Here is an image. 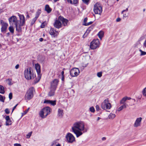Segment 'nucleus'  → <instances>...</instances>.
Here are the masks:
<instances>
[{
    "instance_id": "f257e3e1",
    "label": "nucleus",
    "mask_w": 146,
    "mask_h": 146,
    "mask_svg": "<svg viewBox=\"0 0 146 146\" xmlns=\"http://www.w3.org/2000/svg\"><path fill=\"white\" fill-rule=\"evenodd\" d=\"M20 20H18L16 17L13 16L9 18L8 20L10 25H15L16 30L18 32H20L22 31V27L25 24V18L23 15L18 13Z\"/></svg>"
},
{
    "instance_id": "f03ea898",
    "label": "nucleus",
    "mask_w": 146,
    "mask_h": 146,
    "mask_svg": "<svg viewBox=\"0 0 146 146\" xmlns=\"http://www.w3.org/2000/svg\"><path fill=\"white\" fill-rule=\"evenodd\" d=\"M72 129L77 137L82 135L83 133L87 131V129L85 127L84 122L82 121H76L72 125Z\"/></svg>"
},
{
    "instance_id": "7ed1b4c3",
    "label": "nucleus",
    "mask_w": 146,
    "mask_h": 146,
    "mask_svg": "<svg viewBox=\"0 0 146 146\" xmlns=\"http://www.w3.org/2000/svg\"><path fill=\"white\" fill-rule=\"evenodd\" d=\"M24 75L25 78L28 80L33 79L35 76L33 69L31 67L28 68L25 70Z\"/></svg>"
},
{
    "instance_id": "20e7f679",
    "label": "nucleus",
    "mask_w": 146,
    "mask_h": 146,
    "mask_svg": "<svg viewBox=\"0 0 146 146\" xmlns=\"http://www.w3.org/2000/svg\"><path fill=\"white\" fill-rule=\"evenodd\" d=\"M51 110L50 108L48 107L43 108L39 113L40 116L42 118H46L48 115L50 114Z\"/></svg>"
},
{
    "instance_id": "39448f33",
    "label": "nucleus",
    "mask_w": 146,
    "mask_h": 146,
    "mask_svg": "<svg viewBox=\"0 0 146 146\" xmlns=\"http://www.w3.org/2000/svg\"><path fill=\"white\" fill-rule=\"evenodd\" d=\"M35 91L33 87L29 88L25 96V99L27 100H29L31 99L33 96V92Z\"/></svg>"
},
{
    "instance_id": "423d86ee",
    "label": "nucleus",
    "mask_w": 146,
    "mask_h": 146,
    "mask_svg": "<svg viewBox=\"0 0 146 146\" xmlns=\"http://www.w3.org/2000/svg\"><path fill=\"white\" fill-rule=\"evenodd\" d=\"M111 107V104L108 99L105 100L101 104V108L104 110H110Z\"/></svg>"
},
{
    "instance_id": "0eeeda50",
    "label": "nucleus",
    "mask_w": 146,
    "mask_h": 146,
    "mask_svg": "<svg viewBox=\"0 0 146 146\" xmlns=\"http://www.w3.org/2000/svg\"><path fill=\"white\" fill-rule=\"evenodd\" d=\"M94 11L96 14L100 15L102 11V7L101 5L98 3H96L94 5Z\"/></svg>"
},
{
    "instance_id": "6e6552de",
    "label": "nucleus",
    "mask_w": 146,
    "mask_h": 146,
    "mask_svg": "<svg viewBox=\"0 0 146 146\" xmlns=\"http://www.w3.org/2000/svg\"><path fill=\"white\" fill-rule=\"evenodd\" d=\"M100 45V42L99 40L97 39L93 40L90 43V48L92 49H96L99 47Z\"/></svg>"
},
{
    "instance_id": "1a4fd4ad",
    "label": "nucleus",
    "mask_w": 146,
    "mask_h": 146,
    "mask_svg": "<svg viewBox=\"0 0 146 146\" xmlns=\"http://www.w3.org/2000/svg\"><path fill=\"white\" fill-rule=\"evenodd\" d=\"M66 138L68 143H72L75 141V138L71 133H68L66 135Z\"/></svg>"
},
{
    "instance_id": "9d476101",
    "label": "nucleus",
    "mask_w": 146,
    "mask_h": 146,
    "mask_svg": "<svg viewBox=\"0 0 146 146\" xmlns=\"http://www.w3.org/2000/svg\"><path fill=\"white\" fill-rule=\"evenodd\" d=\"M80 73L79 69L77 68H74L70 71V74L72 77L77 76Z\"/></svg>"
},
{
    "instance_id": "9b49d317",
    "label": "nucleus",
    "mask_w": 146,
    "mask_h": 146,
    "mask_svg": "<svg viewBox=\"0 0 146 146\" xmlns=\"http://www.w3.org/2000/svg\"><path fill=\"white\" fill-rule=\"evenodd\" d=\"M0 23L1 25V32L3 33H5L8 26L7 23L5 22L2 20H0Z\"/></svg>"
},
{
    "instance_id": "f8f14e48",
    "label": "nucleus",
    "mask_w": 146,
    "mask_h": 146,
    "mask_svg": "<svg viewBox=\"0 0 146 146\" xmlns=\"http://www.w3.org/2000/svg\"><path fill=\"white\" fill-rule=\"evenodd\" d=\"M35 68L38 75V82L40 79L41 75V74L40 66L38 63L35 64Z\"/></svg>"
},
{
    "instance_id": "ddd939ff",
    "label": "nucleus",
    "mask_w": 146,
    "mask_h": 146,
    "mask_svg": "<svg viewBox=\"0 0 146 146\" xmlns=\"http://www.w3.org/2000/svg\"><path fill=\"white\" fill-rule=\"evenodd\" d=\"M58 82L59 81L57 79H54L51 82L50 88L56 89Z\"/></svg>"
},
{
    "instance_id": "4468645a",
    "label": "nucleus",
    "mask_w": 146,
    "mask_h": 146,
    "mask_svg": "<svg viewBox=\"0 0 146 146\" xmlns=\"http://www.w3.org/2000/svg\"><path fill=\"white\" fill-rule=\"evenodd\" d=\"M142 120V118L141 117L137 118L135 122L134 126L135 127H137L140 126L141 125Z\"/></svg>"
},
{
    "instance_id": "2eb2a0df",
    "label": "nucleus",
    "mask_w": 146,
    "mask_h": 146,
    "mask_svg": "<svg viewBox=\"0 0 146 146\" xmlns=\"http://www.w3.org/2000/svg\"><path fill=\"white\" fill-rule=\"evenodd\" d=\"M60 20L59 19V17L58 20H56L54 24V27L57 29H59L62 27V23Z\"/></svg>"
},
{
    "instance_id": "dca6fc26",
    "label": "nucleus",
    "mask_w": 146,
    "mask_h": 146,
    "mask_svg": "<svg viewBox=\"0 0 146 146\" xmlns=\"http://www.w3.org/2000/svg\"><path fill=\"white\" fill-rule=\"evenodd\" d=\"M59 19L62 22V25L64 26H67L68 25V20L64 18L63 17L61 16L59 17Z\"/></svg>"
},
{
    "instance_id": "f3484780",
    "label": "nucleus",
    "mask_w": 146,
    "mask_h": 146,
    "mask_svg": "<svg viewBox=\"0 0 146 146\" xmlns=\"http://www.w3.org/2000/svg\"><path fill=\"white\" fill-rule=\"evenodd\" d=\"M50 34L53 36H57L58 34V32L55 30L53 28H51L49 31Z\"/></svg>"
},
{
    "instance_id": "a211bd4d",
    "label": "nucleus",
    "mask_w": 146,
    "mask_h": 146,
    "mask_svg": "<svg viewBox=\"0 0 146 146\" xmlns=\"http://www.w3.org/2000/svg\"><path fill=\"white\" fill-rule=\"evenodd\" d=\"M56 90V89L50 88V91L49 92L48 94V96L50 97L54 96Z\"/></svg>"
},
{
    "instance_id": "6ab92c4d",
    "label": "nucleus",
    "mask_w": 146,
    "mask_h": 146,
    "mask_svg": "<svg viewBox=\"0 0 146 146\" xmlns=\"http://www.w3.org/2000/svg\"><path fill=\"white\" fill-rule=\"evenodd\" d=\"M63 114V110L61 109H58V116L60 118L62 117Z\"/></svg>"
},
{
    "instance_id": "aec40b11",
    "label": "nucleus",
    "mask_w": 146,
    "mask_h": 146,
    "mask_svg": "<svg viewBox=\"0 0 146 146\" xmlns=\"http://www.w3.org/2000/svg\"><path fill=\"white\" fill-rule=\"evenodd\" d=\"M99 38L101 40L104 36V32L103 31H100L98 34Z\"/></svg>"
},
{
    "instance_id": "412c9836",
    "label": "nucleus",
    "mask_w": 146,
    "mask_h": 146,
    "mask_svg": "<svg viewBox=\"0 0 146 146\" xmlns=\"http://www.w3.org/2000/svg\"><path fill=\"white\" fill-rule=\"evenodd\" d=\"M91 28L90 27H89L88 28V29L86 31V32L83 35V38H84L87 36V35H88V34L89 33L91 30Z\"/></svg>"
},
{
    "instance_id": "4be33fe9",
    "label": "nucleus",
    "mask_w": 146,
    "mask_h": 146,
    "mask_svg": "<svg viewBox=\"0 0 146 146\" xmlns=\"http://www.w3.org/2000/svg\"><path fill=\"white\" fill-rule=\"evenodd\" d=\"M45 10L48 13H50L51 11L50 8V7L48 5H45Z\"/></svg>"
},
{
    "instance_id": "5701e85b",
    "label": "nucleus",
    "mask_w": 146,
    "mask_h": 146,
    "mask_svg": "<svg viewBox=\"0 0 146 146\" xmlns=\"http://www.w3.org/2000/svg\"><path fill=\"white\" fill-rule=\"evenodd\" d=\"M128 10V8H127L125 10H124L122 11L121 14H123V18H126L127 17V15L126 13H125L124 12L125 11L127 12Z\"/></svg>"
},
{
    "instance_id": "b1692460",
    "label": "nucleus",
    "mask_w": 146,
    "mask_h": 146,
    "mask_svg": "<svg viewBox=\"0 0 146 146\" xmlns=\"http://www.w3.org/2000/svg\"><path fill=\"white\" fill-rule=\"evenodd\" d=\"M9 30L11 34H13L14 33V30L13 26H9Z\"/></svg>"
},
{
    "instance_id": "393cba45",
    "label": "nucleus",
    "mask_w": 146,
    "mask_h": 146,
    "mask_svg": "<svg viewBox=\"0 0 146 146\" xmlns=\"http://www.w3.org/2000/svg\"><path fill=\"white\" fill-rule=\"evenodd\" d=\"M115 117V115L114 114L110 113L108 116V118L110 119H113Z\"/></svg>"
},
{
    "instance_id": "a878e982",
    "label": "nucleus",
    "mask_w": 146,
    "mask_h": 146,
    "mask_svg": "<svg viewBox=\"0 0 146 146\" xmlns=\"http://www.w3.org/2000/svg\"><path fill=\"white\" fill-rule=\"evenodd\" d=\"M126 108V106L125 104H123V105L121 106L119 108L118 110L117 111H120L122 110L123 108Z\"/></svg>"
},
{
    "instance_id": "bb28decb",
    "label": "nucleus",
    "mask_w": 146,
    "mask_h": 146,
    "mask_svg": "<svg viewBox=\"0 0 146 146\" xmlns=\"http://www.w3.org/2000/svg\"><path fill=\"white\" fill-rule=\"evenodd\" d=\"M0 93L2 94H4L5 93L4 88V87L0 85Z\"/></svg>"
},
{
    "instance_id": "cd10ccee",
    "label": "nucleus",
    "mask_w": 146,
    "mask_h": 146,
    "mask_svg": "<svg viewBox=\"0 0 146 146\" xmlns=\"http://www.w3.org/2000/svg\"><path fill=\"white\" fill-rule=\"evenodd\" d=\"M41 10L40 9H38L36 13L35 17H37V18H38L40 14L41 13Z\"/></svg>"
},
{
    "instance_id": "c85d7f7f",
    "label": "nucleus",
    "mask_w": 146,
    "mask_h": 146,
    "mask_svg": "<svg viewBox=\"0 0 146 146\" xmlns=\"http://www.w3.org/2000/svg\"><path fill=\"white\" fill-rule=\"evenodd\" d=\"M127 100L126 98V97H125L123 98L122 100L120 101V103L121 104H126L125 103V102Z\"/></svg>"
},
{
    "instance_id": "c756f323",
    "label": "nucleus",
    "mask_w": 146,
    "mask_h": 146,
    "mask_svg": "<svg viewBox=\"0 0 146 146\" xmlns=\"http://www.w3.org/2000/svg\"><path fill=\"white\" fill-rule=\"evenodd\" d=\"M50 104L52 106H54L56 104V101L50 100Z\"/></svg>"
},
{
    "instance_id": "7c9ffc66",
    "label": "nucleus",
    "mask_w": 146,
    "mask_h": 146,
    "mask_svg": "<svg viewBox=\"0 0 146 146\" xmlns=\"http://www.w3.org/2000/svg\"><path fill=\"white\" fill-rule=\"evenodd\" d=\"M37 18H38L37 17H35L32 19L31 23V25H33L35 23Z\"/></svg>"
},
{
    "instance_id": "2f4dec72",
    "label": "nucleus",
    "mask_w": 146,
    "mask_h": 146,
    "mask_svg": "<svg viewBox=\"0 0 146 146\" xmlns=\"http://www.w3.org/2000/svg\"><path fill=\"white\" fill-rule=\"evenodd\" d=\"M5 97L0 95V101L3 102L4 101Z\"/></svg>"
},
{
    "instance_id": "473e14b6",
    "label": "nucleus",
    "mask_w": 146,
    "mask_h": 146,
    "mask_svg": "<svg viewBox=\"0 0 146 146\" xmlns=\"http://www.w3.org/2000/svg\"><path fill=\"white\" fill-rule=\"evenodd\" d=\"M11 119L8 121H6V125H11Z\"/></svg>"
},
{
    "instance_id": "72a5a7b5",
    "label": "nucleus",
    "mask_w": 146,
    "mask_h": 146,
    "mask_svg": "<svg viewBox=\"0 0 146 146\" xmlns=\"http://www.w3.org/2000/svg\"><path fill=\"white\" fill-rule=\"evenodd\" d=\"M32 131H31L27 135H26V138L27 139L29 138L31 136L32 134Z\"/></svg>"
},
{
    "instance_id": "f704fd0d",
    "label": "nucleus",
    "mask_w": 146,
    "mask_h": 146,
    "mask_svg": "<svg viewBox=\"0 0 146 146\" xmlns=\"http://www.w3.org/2000/svg\"><path fill=\"white\" fill-rule=\"evenodd\" d=\"M139 51L141 52V54H140L141 56L144 55L146 54V52H145L144 51H143L141 49H140L139 50Z\"/></svg>"
},
{
    "instance_id": "c9c22d12",
    "label": "nucleus",
    "mask_w": 146,
    "mask_h": 146,
    "mask_svg": "<svg viewBox=\"0 0 146 146\" xmlns=\"http://www.w3.org/2000/svg\"><path fill=\"white\" fill-rule=\"evenodd\" d=\"M46 25V22H44L42 23L40 27L41 28H44L45 26Z\"/></svg>"
},
{
    "instance_id": "e433bc0d",
    "label": "nucleus",
    "mask_w": 146,
    "mask_h": 146,
    "mask_svg": "<svg viewBox=\"0 0 146 146\" xmlns=\"http://www.w3.org/2000/svg\"><path fill=\"white\" fill-rule=\"evenodd\" d=\"M142 94L144 96H146V87L143 89Z\"/></svg>"
},
{
    "instance_id": "4c0bfd02",
    "label": "nucleus",
    "mask_w": 146,
    "mask_h": 146,
    "mask_svg": "<svg viewBox=\"0 0 146 146\" xmlns=\"http://www.w3.org/2000/svg\"><path fill=\"white\" fill-rule=\"evenodd\" d=\"M57 140H55L54 141H53L52 143L51 146H54L55 145H56L57 144Z\"/></svg>"
},
{
    "instance_id": "58836bf2",
    "label": "nucleus",
    "mask_w": 146,
    "mask_h": 146,
    "mask_svg": "<svg viewBox=\"0 0 146 146\" xmlns=\"http://www.w3.org/2000/svg\"><path fill=\"white\" fill-rule=\"evenodd\" d=\"M92 22L90 21L88 23H84L83 24V25L85 26H88V25H91V24H92Z\"/></svg>"
},
{
    "instance_id": "ea45409f",
    "label": "nucleus",
    "mask_w": 146,
    "mask_h": 146,
    "mask_svg": "<svg viewBox=\"0 0 146 146\" xmlns=\"http://www.w3.org/2000/svg\"><path fill=\"white\" fill-rule=\"evenodd\" d=\"M29 110V108H28L27 110H26L23 113H22V115H23L26 114L28 111Z\"/></svg>"
},
{
    "instance_id": "a19ab883",
    "label": "nucleus",
    "mask_w": 146,
    "mask_h": 146,
    "mask_svg": "<svg viewBox=\"0 0 146 146\" xmlns=\"http://www.w3.org/2000/svg\"><path fill=\"white\" fill-rule=\"evenodd\" d=\"M102 73L101 72H98L97 74V76L99 78L101 77L102 76Z\"/></svg>"
},
{
    "instance_id": "79ce46f5",
    "label": "nucleus",
    "mask_w": 146,
    "mask_h": 146,
    "mask_svg": "<svg viewBox=\"0 0 146 146\" xmlns=\"http://www.w3.org/2000/svg\"><path fill=\"white\" fill-rule=\"evenodd\" d=\"M90 110L92 112H94L95 111L94 108L93 107L90 108Z\"/></svg>"
},
{
    "instance_id": "37998d69",
    "label": "nucleus",
    "mask_w": 146,
    "mask_h": 146,
    "mask_svg": "<svg viewBox=\"0 0 146 146\" xmlns=\"http://www.w3.org/2000/svg\"><path fill=\"white\" fill-rule=\"evenodd\" d=\"M50 100H45L44 102V103L50 104Z\"/></svg>"
},
{
    "instance_id": "c03bdc74",
    "label": "nucleus",
    "mask_w": 146,
    "mask_h": 146,
    "mask_svg": "<svg viewBox=\"0 0 146 146\" xmlns=\"http://www.w3.org/2000/svg\"><path fill=\"white\" fill-rule=\"evenodd\" d=\"M5 113L7 114H9L10 112V111L7 108H6L5 109Z\"/></svg>"
},
{
    "instance_id": "a18cd8bd",
    "label": "nucleus",
    "mask_w": 146,
    "mask_h": 146,
    "mask_svg": "<svg viewBox=\"0 0 146 146\" xmlns=\"http://www.w3.org/2000/svg\"><path fill=\"white\" fill-rule=\"evenodd\" d=\"M9 96L10 100L12 98V94L11 93H10L9 94Z\"/></svg>"
},
{
    "instance_id": "49530a36",
    "label": "nucleus",
    "mask_w": 146,
    "mask_h": 146,
    "mask_svg": "<svg viewBox=\"0 0 146 146\" xmlns=\"http://www.w3.org/2000/svg\"><path fill=\"white\" fill-rule=\"evenodd\" d=\"M96 109L97 111H99L100 110V107L98 105H96Z\"/></svg>"
},
{
    "instance_id": "de8ad7c7",
    "label": "nucleus",
    "mask_w": 146,
    "mask_h": 146,
    "mask_svg": "<svg viewBox=\"0 0 146 146\" xmlns=\"http://www.w3.org/2000/svg\"><path fill=\"white\" fill-rule=\"evenodd\" d=\"M82 1L84 3L88 4L89 0H82Z\"/></svg>"
},
{
    "instance_id": "09e8293b",
    "label": "nucleus",
    "mask_w": 146,
    "mask_h": 146,
    "mask_svg": "<svg viewBox=\"0 0 146 146\" xmlns=\"http://www.w3.org/2000/svg\"><path fill=\"white\" fill-rule=\"evenodd\" d=\"M5 119L6 120V121H8L10 119L9 117V116H7L5 118Z\"/></svg>"
},
{
    "instance_id": "8fccbe9b",
    "label": "nucleus",
    "mask_w": 146,
    "mask_h": 146,
    "mask_svg": "<svg viewBox=\"0 0 146 146\" xmlns=\"http://www.w3.org/2000/svg\"><path fill=\"white\" fill-rule=\"evenodd\" d=\"M14 146H21L20 144L15 143L14 145Z\"/></svg>"
},
{
    "instance_id": "3c124183",
    "label": "nucleus",
    "mask_w": 146,
    "mask_h": 146,
    "mask_svg": "<svg viewBox=\"0 0 146 146\" xmlns=\"http://www.w3.org/2000/svg\"><path fill=\"white\" fill-rule=\"evenodd\" d=\"M17 105H18V104H17V105H16L15 106H14L13 107V109H12V112L15 109L16 107L17 106Z\"/></svg>"
},
{
    "instance_id": "603ef678",
    "label": "nucleus",
    "mask_w": 146,
    "mask_h": 146,
    "mask_svg": "<svg viewBox=\"0 0 146 146\" xmlns=\"http://www.w3.org/2000/svg\"><path fill=\"white\" fill-rule=\"evenodd\" d=\"M88 20V18H85L84 20V23H86V22Z\"/></svg>"
},
{
    "instance_id": "864d4df0",
    "label": "nucleus",
    "mask_w": 146,
    "mask_h": 146,
    "mask_svg": "<svg viewBox=\"0 0 146 146\" xmlns=\"http://www.w3.org/2000/svg\"><path fill=\"white\" fill-rule=\"evenodd\" d=\"M19 64H17L15 66V68L16 69H17L19 68Z\"/></svg>"
},
{
    "instance_id": "5fc2aeb1",
    "label": "nucleus",
    "mask_w": 146,
    "mask_h": 146,
    "mask_svg": "<svg viewBox=\"0 0 146 146\" xmlns=\"http://www.w3.org/2000/svg\"><path fill=\"white\" fill-rule=\"evenodd\" d=\"M121 19L119 18H117V19H116V21L117 22H119L120 21H121Z\"/></svg>"
},
{
    "instance_id": "6e6d98bb",
    "label": "nucleus",
    "mask_w": 146,
    "mask_h": 146,
    "mask_svg": "<svg viewBox=\"0 0 146 146\" xmlns=\"http://www.w3.org/2000/svg\"><path fill=\"white\" fill-rule=\"evenodd\" d=\"M144 46L146 48V40L143 43Z\"/></svg>"
},
{
    "instance_id": "4d7b16f0",
    "label": "nucleus",
    "mask_w": 146,
    "mask_h": 146,
    "mask_svg": "<svg viewBox=\"0 0 146 146\" xmlns=\"http://www.w3.org/2000/svg\"><path fill=\"white\" fill-rule=\"evenodd\" d=\"M126 97V99H127V100H130L131 98H130V97Z\"/></svg>"
},
{
    "instance_id": "13d9d810",
    "label": "nucleus",
    "mask_w": 146,
    "mask_h": 146,
    "mask_svg": "<svg viewBox=\"0 0 146 146\" xmlns=\"http://www.w3.org/2000/svg\"><path fill=\"white\" fill-rule=\"evenodd\" d=\"M64 71H62L61 72V74H62V76H64Z\"/></svg>"
},
{
    "instance_id": "bf43d9fd",
    "label": "nucleus",
    "mask_w": 146,
    "mask_h": 146,
    "mask_svg": "<svg viewBox=\"0 0 146 146\" xmlns=\"http://www.w3.org/2000/svg\"><path fill=\"white\" fill-rule=\"evenodd\" d=\"M61 80L62 81H64V76H62Z\"/></svg>"
},
{
    "instance_id": "052dcab7",
    "label": "nucleus",
    "mask_w": 146,
    "mask_h": 146,
    "mask_svg": "<svg viewBox=\"0 0 146 146\" xmlns=\"http://www.w3.org/2000/svg\"><path fill=\"white\" fill-rule=\"evenodd\" d=\"M43 39L42 38H41L39 39V41H43Z\"/></svg>"
},
{
    "instance_id": "680f3d73",
    "label": "nucleus",
    "mask_w": 146,
    "mask_h": 146,
    "mask_svg": "<svg viewBox=\"0 0 146 146\" xmlns=\"http://www.w3.org/2000/svg\"><path fill=\"white\" fill-rule=\"evenodd\" d=\"M106 138L105 137H103L102 138V139L103 141L105 140H106Z\"/></svg>"
},
{
    "instance_id": "e2e57ef3",
    "label": "nucleus",
    "mask_w": 146,
    "mask_h": 146,
    "mask_svg": "<svg viewBox=\"0 0 146 146\" xmlns=\"http://www.w3.org/2000/svg\"><path fill=\"white\" fill-rule=\"evenodd\" d=\"M7 36H9L10 35V33L9 32L8 33H7Z\"/></svg>"
},
{
    "instance_id": "0e129e2a",
    "label": "nucleus",
    "mask_w": 146,
    "mask_h": 146,
    "mask_svg": "<svg viewBox=\"0 0 146 146\" xmlns=\"http://www.w3.org/2000/svg\"><path fill=\"white\" fill-rule=\"evenodd\" d=\"M56 146H61V145L60 144L58 143L56 145Z\"/></svg>"
},
{
    "instance_id": "69168bd1",
    "label": "nucleus",
    "mask_w": 146,
    "mask_h": 146,
    "mask_svg": "<svg viewBox=\"0 0 146 146\" xmlns=\"http://www.w3.org/2000/svg\"><path fill=\"white\" fill-rule=\"evenodd\" d=\"M54 2L55 3L57 1H58L59 0H53Z\"/></svg>"
},
{
    "instance_id": "338daca9",
    "label": "nucleus",
    "mask_w": 146,
    "mask_h": 146,
    "mask_svg": "<svg viewBox=\"0 0 146 146\" xmlns=\"http://www.w3.org/2000/svg\"><path fill=\"white\" fill-rule=\"evenodd\" d=\"M29 15L28 14H27V16H26V17L27 18H29Z\"/></svg>"
},
{
    "instance_id": "774afa93",
    "label": "nucleus",
    "mask_w": 146,
    "mask_h": 146,
    "mask_svg": "<svg viewBox=\"0 0 146 146\" xmlns=\"http://www.w3.org/2000/svg\"><path fill=\"white\" fill-rule=\"evenodd\" d=\"M100 119V118L99 117H98L97 118V121H98L99 120V119Z\"/></svg>"
}]
</instances>
